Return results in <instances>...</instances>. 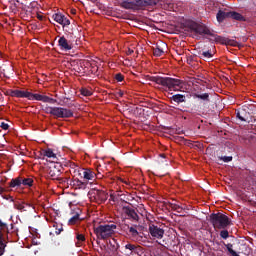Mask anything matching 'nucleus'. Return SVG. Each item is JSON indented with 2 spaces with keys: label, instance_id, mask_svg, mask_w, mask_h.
I'll return each instance as SVG.
<instances>
[{
  "label": "nucleus",
  "instance_id": "1",
  "mask_svg": "<svg viewBox=\"0 0 256 256\" xmlns=\"http://www.w3.org/2000/svg\"><path fill=\"white\" fill-rule=\"evenodd\" d=\"M189 29L192 31V33H196V35H208L209 37H212L211 41H215V43H221V45H229V39L213 33L209 27L203 24L191 22L189 24Z\"/></svg>",
  "mask_w": 256,
  "mask_h": 256
},
{
  "label": "nucleus",
  "instance_id": "2",
  "mask_svg": "<svg viewBox=\"0 0 256 256\" xmlns=\"http://www.w3.org/2000/svg\"><path fill=\"white\" fill-rule=\"evenodd\" d=\"M150 81L165 87L168 91H181L185 87V81L178 78L152 76L150 77Z\"/></svg>",
  "mask_w": 256,
  "mask_h": 256
},
{
  "label": "nucleus",
  "instance_id": "3",
  "mask_svg": "<svg viewBox=\"0 0 256 256\" xmlns=\"http://www.w3.org/2000/svg\"><path fill=\"white\" fill-rule=\"evenodd\" d=\"M159 3V0H122L119 2V7L122 9L139 11L144 7H154Z\"/></svg>",
  "mask_w": 256,
  "mask_h": 256
},
{
  "label": "nucleus",
  "instance_id": "4",
  "mask_svg": "<svg viewBox=\"0 0 256 256\" xmlns=\"http://www.w3.org/2000/svg\"><path fill=\"white\" fill-rule=\"evenodd\" d=\"M209 221L216 230L227 229L233 225L231 218L221 212L210 214Z\"/></svg>",
  "mask_w": 256,
  "mask_h": 256
},
{
  "label": "nucleus",
  "instance_id": "5",
  "mask_svg": "<svg viewBox=\"0 0 256 256\" xmlns=\"http://www.w3.org/2000/svg\"><path fill=\"white\" fill-rule=\"evenodd\" d=\"M115 229H117V225L115 224H103L94 227V233L97 236V239L105 241V239H109V237L115 235Z\"/></svg>",
  "mask_w": 256,
  "mask_h": 256
},
{
  "label": "nucleus",
  "instance_id": "6",
  "mask_svg": "<svg viewBox=\"0 0 256 256\" xmlns=\"http://www.w3.org/2000/svg\"><path fill=\"white\" fill-rule=\"evenodd\" d=\"M74 173L83 179L86 185H89V181H95L97 174L91 169L74 170Z\"/></svg>",
  "mask_w": 256,
  "mask_h": 256
},
{
  "label": "nucleus",
  "instance_id": "7",
  "mask_svg": "<svg viewBox=\"0 0 256 256\" xmlns=\"http://www.w3.org/2000/svg\"><path fill=\"white\" fill-rule=\"evenodd\" d=\"M89 195L91 199H94L96 203H105V201L108 199L107 192L103 190L93 189L89 192Z\"/></svg>",
  "mask_w": 256,
  "mask_h": 256
},
{
  "label": "nucleus",
  "instance_id": "8",
  "mask_svg": "<svg viewBox=\"0 0 256 256\" xmlns=\"http://www.w3.org/2000/svg\"><path fill=\"white\" fill-rule=\"evenodd\" d=\"M54 117H57L58 119H70V117H73V110L63 107H56Z\"/></svg>",
  "mask_w": 256,
  "mask_h": 256
},
{
  "label": "nucleus",
  "instance_id": "9",
  "mask_svg": "<svg viewBox=\"0 0 256 256\" xmlns=\"http://www.w3.org/2000/svg\"><path fill=\"white\" fill-rule=\"evenodd\" d=\"M10 97H17L20 99H29V101H33L34 94L29 91L10 90Z\"/></svg>",
  "mask_w": 256,
  "mask_h": 256
},
{
  "label": "nucleus",
  "instance_id": "10",
  "mask_svg": "<svg viewBox=\"0 0 256 256\" xmlns=\"http://www.w3.org/2000/svg\"><path fill=\"white\" fill-rule=\"evenodd\" d=\"M148 231L154 239H163L165 235V230L159 226H155L154 224L149 226Z\"/></svg>",
  "mask_w": 256,
  "mask_h": 256
},
{
  "label": "nucleus",
  "instance_id": "11",
  "mask_svg": "<svg viewBox=\"0 0 256 256\" xmlns=\"http://www.w3.org/2000/svg\"><path fill=\"white\" fill-rule=\"evenodd\" d=\"M122 211L124 215H126L127 219H129L130 221H139V214H137V210H135V208H131L130 206H124L122 208Z\"/></svg>",
  "mask_w": 256,
  "mask_h": 256
},
{
  "label": "nucleus",
  "instance_id": "12",
  "mask_svg": "<svg viewBox=\"0 0 256 256\" xmlns=\"http://www.w3.org/2000/svg\"><path fill=\"white\" fill-rule=\"evenodd\" d=\"M61 169H63V167L61 166V164H59V163L52 164V165L49 167L48 175H49L52 179H59V176L61 175Z\"/></svg>",
  "mask_w": 256,
  "mask_h": 256
},
{
  "label": "nucleus",
  "instance_id": "13",
  "mask_svg": "<svg viewBox=\"0 0 256 256\" xmlns=\"http://www.w3.org/2000/svg\"><path fill=\"white\" fill-rule=\"evenodd\" d=\"M236 117L240 121H249V117H251V114L249 113V107L243 106L242 108L236 110Z\"/></svg>",
  "mask_w": 256,
  "mask_h": 256
},
{
  "label": "nucleus",
  "instance_id": "14",
  "mask_svg": "<svg viewBox=\"0 0 256 256\" xmlns=\"http://www.w3.org/2000/svg\"><path fill=\"white\" fill-rule=\"evenodd\" d=\"M52 19L56 21V23H59V25H62V27H67L71 25V21L69 18H67L62 13H55L52 15Z\"/></svg>",
  "mask_w": 256,
  "mask_h": 256
},
{
  "label": "nucleus",
  "instance_id": "15",
  "mask_svg": "<svg viewBox=\"0 0 256 256\" xmlns=\"http://www.w3.org/2000/svg\"><path fill=\"white\" fill-rule=\"evenodd\" d=\"M58 45L61 51H71V49H73V43L69 42L65 36L60 37Z\"/></svg>",
  "mask_w": 256,
  "mask_h": 256
},
{
  "label": "nucleus",
  "instance_id": "16",
  "mask_svg": "<svg viewBox=\"0 0 256 256\" xmlns=\"http://www.w3.org/2000/svg\"><path fill=\"white\" fill-rule=\"evenodd\" d=\"M33 101H42L43 103H51L52 105L57 103L56 99L41 94H34Z\"/></svg>",
  "mask_w": 256,
  "mask_h": 256
},
{
  "label": "nucleus",
  "instance_id": "17",
  "mask_svg": "<svg viewBox=\"0 0 256 256\" xmlns=\"http://www.w3.org/2000/svg\"><path fill=\"white\" fill-rule=\"evenodd\" d=\"M165 49H167V44L165 42H160V44H156V47L153 49V55L155 57H161V55L165 53Z\"/></svg>",
  "mask_w": 256,
  "mask_h": 256
},
{
  "label": "nucleus",
  "instance_id": "18",
  "mask_svg": "<svg viewBox=\"0 0 256 256\" xmlns=\"http://www.w3.org/2000/svg\"><path fill=\"white\" fill-rule=\"evenodd\" d=\"M187 101V96L183 94H175L170 97V102L171 103H177L180 105V103H185Z\"/></svg>",
  "mask_w": 256,
  "mask_h": 256
},
{
  "label": "nucleus",
  "instance_id": "19",
  "mask_svg": "<svg viewBox=\"0 0 256 256\" xmlns=\"http://www.w3.org/2000/svg\"><path fill=\"white\" fill-rule=\"evenodd\" d=\"M216 19L218 23H223L226 19H230V11L219 10L216 14Z\"/></svg>",
  "mask_w": 256,
  "mask_h": 256
},
{
  "label": "nucleus",
  "instance_id": "20",
  "mask_svg": "<svg viewBox=\"0 0 256 256\" xmlns=\"http://www.w3.org/2000/svg\"><path fill=\"white\" fill-rule=\"evenodd\" d=\"M72 185L76 189H87V182L83 181L81 178H74L72 180Z\"/></svg>",
  "mask_w": 256,
  "mask_h": 256
},
{
  "label": "nucleus",
  "instance_id": "21",
  "mask_svg": "<svg viewBox=\"0 0 256 256\" xmlns=\"http://www.w3.org/2000/svg\"><path fill=\"white\" fill-rule=\"evenodd\" d=\"M230 19H234L235 21H247V19H245V16L235 11H230Z\"/></svg>",
  "mask_w": 256,
  "mask_h": 256
},
{
  "label": "nucleus",
  "instance_id": "22",
  "mask_svg": "<svg viewBox=\"0 0 256 256\" xmlns=\"http://www.w3.org/2000/svg\"><path fill=\"white\" fill-rule=\"evenodd\" d=\"M123 229H128V233L132 237H138L139 236V231H137L135 229V227H133V226H129V225L126 224V225L123 226Z\"/></svg>",
  "mask_w": 256,
  "mask_h": 256
},
{
  "label": "nucleus",
  "instance_id": "23",
  "mask_svg": "<svg viewBox=\"0 0 256 256\" xmlns=\"http://www.w3.org/2000/svg\"><path fill=\"white\" fill-rule=\"evenodd\" d=\"M224 247H226L229 255L231 256H239V253L237 251L233 250V244L232 243H225L223 242Z\"/></svg>",
  "mask_w": 256,
  "mask_h": 256
},
{
  "label": "nucleus",
  "instance_id": "24",
  "mask_svg": "<svg viewBox=\"0 0 256 256\" xmlns=\"http://www.w3.org/2000/svg\"><path fill=\"white\" fill-rule=\"evenodd\" d=\"M44 157H48L49 159H57V154H54L51 148L43 150Z\"/></svg>",
  "mask_w": 256,
  "mask_h": 256
},
{
  "label": "nucleus",
  "instance_id": "25",
  "mask_svg": "<svg viewBox=\"0 0 256 256\" xmlns=\"http://www.w3.org/2000/svg\"><path fill=\"white\" fill-rule=\"evenodd\" d=\"M20 182H21V185H23L24 187H33V180H32V178L20 177Z\"/></svg>",
  "mask_w": 256,
  "mask_h": 256
},
{
  "label": "nucleus",
  "instance_id": "26",
  "mask_svg": "<svg viewBox=\"0 0 256 256\" xmlns=\"http://www.w3.org/2000/svg\"><path fill=\"white\" fill-rule=\"evenodd\" d=\"M79 221H81V215L79 214V212H77L68 220V223L69 225H75L76 223H79Z\"/></svg>",
  "mask_w": 256,
  "mask_h": 256
},
{
  "label": "nucleus",
  "instance_id": "27",
  "mask_svg": "<svg viewBox=\"0 0 256 256\" xmlns=\"http://www.w3.org/2000/svg\"><path fill=\"white\" fill-rule=\"evenodd\" d=\"M27 207H31V204H25V203H14V208L18 211H27Z\"/></svg>",
  "mask_w": 256,
  "mask_h": 256
},
{
  "label": "nucleus",
  "instance_id": "28",
  "mask_svg": "<svg viewBox=\"0 0 256 256\" xmlns=\"http://www.w3.org/2000/svg\"><path fill=\"white\" fill-rule=\"evenodd\" d=\"M9 187L15 188V187H21V177H17L12 179L9 182Z\"/></svg>",
  "mask_w": 256,
  "mask_h": 256
},
{
  "label": "nucleus",
  "instance_id": "29",
  "mask_svg": "<svg viewBox=\"0 0 256 256\" xmlns=\"http://www.w3.org/2000/svg\"><path fill=\"white\" fill-rule=\"evenodd\" d=\"M169 207L172 211H176V213H183V207H181L179 204L170 203Z\"/></svg>",
  "mask_w": 256,
  "mask_h": 256
},
{
  "label": "nucleus",
  "instance_id": "30",
  "mask_svg": "<svg viewBox=\"0 0 256 256\" xmlns=\"http://www.w3.org/2000/svg\"><path fill=\"white\" fill-rule=\"evenodd\" d=\"M5 242H3V232L0 229V256H2L5 253Z\"/></svg>",
  "mask_w": 256,
  "mask_h": 256
},
{
  "label": "nucleus",
  "instance_id": "31",
  "mask_svg": "<svg viewBox=\"0 0 256 256\" xmlns=\"http://www.w3.org/2000/svg\"><path fill=\"white\" fill-rule=\"evenodd\" d=\"M195 97L197 99H201L202 101H206L207 103H209V101H211L209 99V93H203V94H196Z\"/></svg>",
  "mask_w": 256,
  "mask_h": 256
},
{
  "label": "nucleus",
  "instance_id": "32",
  "mask_svg": "<svg viewBox=\"0 0 256 256\" xmlns=\"http://www.w3.org/2000/svg\"><path fill=\"white\" fill-rule=\"evenodd\" d=\"M213 53L211 51H205L201 53L200 59H212Z\"/></svg>",
  "mask_w": 256,
  "mask_h": 256
},
{
  "label": "nucleus",
  "instance_id": "33",
  "mask_svg": "<svg viewBox=\"0 0 256 256\" xmlns=\"http://www.w3.org/2000/svg\"><path fill=\"white\" fill-rule=\"evenodd\" d=\"M81 95H83L84 97H91L93 95V92H91L89 89L87 88H82L80 90Z\"/></svg>",
  "mask_w": 256,
  "mask_h": 256
},
{
  "label": "nucleus",
  "instance_id": "34",
  "mask_svg": "<svg viewBox=\"0 0 256 256\" xmlns=\"http://www.w3.org/2000/svg\"><path fill=\"white\" fill-rule=\"evenodd\" d=\"M221 239H229V231L225 228L220 232Z\"/></svg>",
  "mask_w": 256,
  "mask_h": 256
},
{
  "label": "nucleus",
  "instance_id": "35",
  "mask_svg": "<svg viewBox=\"0 0 256 256\" xmlns=\"http://www.w3.org/2000/svg\"><path fill=\"white\" fill-rule=\"evenodd\" d=\"M55 110H56V107H46L45 108V112L48 113L49 115H53V117H55Z\"/></svg>",
  "mask_w": 256,
  "mask_h": 256
},
{
  "label": "nucleus",
  "instance_id": "36",
  "mask_svg": "<svg viewBox=\"0 0 256 256\" xmlns=\"http://www.w3.org/2000/svg\"><path fill=\"white\" fill-rule=\"evenodd\" d=\"M220 161H224V163H230V161H233V157L232 156H223V157H219Z\"/></svg>",
  "mask_w": 256,
  "mask_h": 256
},
{
  "label": "nucleus",
  "instance_id": "37",
  "mask_svg": "<svg viewBox=\"0 0 256 256\" xmlns=\"http://www.w3.org/2000/svg\"><path fill=\"white\" fill-rule=\"evenodd\" d=\"M115 79H116V81L121 83V81H123V79H125V76H123V74H121V73H118L115 75Z\"/></svg>",
  "mask_w": 256,
  "mask_h": 256
},
{
  "label": "nucleus",
  "instance_id": "38",
  "mask_svg": "<svg viewBox=\"0 0 256 256\" xmlns=\"http://www.w3.org/2000/svg\"><path fill=\"white\" fill-rule=\"evenodd\" d=\"M76 239H77V241H79L80 243H83V242H85V235H83V234H77V235H76Z\"/></svg>",
  "mask_w": 256,
  "mask_h": 256
},
{
  "label": "nucleus",
  "instance_id": "39",
  "mask_svg": "<svg viewBox=\"0 0 256 256\" xmlns=\"http://www.w3.org/2000/svg\"><path fill=\"white\" fill-rule=\"evenodd\" d=\"M125 249H129V251H135L137 249V246L129 243L125 245Z\"/></svg>",
  "mask_w": 256,
  "mask_h": 256
},
{
  "label": "nucleus",
  "instance_id": "40",
  "mask_svg": "<svg viewBox=\"0 0 256 256\" xmlns=\"http://www.w3.org/2000/svg\"><path fill=\"white\" fill-rule=\"evenodd\" d=\"M1 129H3L4 131H7V129H9V124L5 123V122H1L0 124Z\"/></svg>",
  "mask_w": 256,
  "mask_h": 256
},
{
  "label": "nucleus",
  "instance_id": "41",
  "mask_svg": "<svg viewBox=\"0 0 256 256\" xmlns=\"http://www.w3.org/2000/svg\"><path fill=\"white\" fill-rule=\"evenodd\" d=\"M63 231V226H60V228H56L55 234L56 235H61V232Z\"/></svg>",
  "mask_w": 256,
  "mask_h": 256
},
{
  "label": "nucleus",
  "instance_id": "42",
  "mask_svg": "<svg viewBox=\"0 0 256 256\" xmlns=\"http://www.w3.org/2000/svg\"><path fill=\"white\" fill-rule=\"evenodd\" d=\"M70 167H71V169H73V173H75V170L79 171V168L75 169L77 167V165H75V163H70Z\"/></svg>",
  "mask_w": 256,
  "mask_h": 256
},
{
  "label": "nucleus",
  "instance_id": "43",
  "mask_svg": "<svg viewBox=\"0 0 256 256\" xmlns=\"http://www.w3.org/2000/svg\"><path fill=\"white\" fill-rule=\"evenodd\" d=\"M0 227L2 229H7V224L3 223V221L0 220Z\"/></svg>",
  "mask_w": 256,
  "mask_h": 256
},
{
  "label": "nucleus",
  "instance_id": "44",
  "mask_svg": "<svg viewBox=\"0 0 256 256\" xmlns=\"http://www.w3.org/2000/svg\"><path fill=\"white\" fill-rule=\"evenodd\" d=\"M176 135H181L183 133V131L181 130V128H178L175 130Z\"/></svg>",
  "mask_w": 256,
  "mask_h": 256
},
{
  "label": "nucleus",
  "instance_id": "45",
  "mask_svg": "<svg viewBox=\"0 0 256 256\" xmlns=\"http://www.w3.org/2000/svg\"><path fill=\"white\" fill-rule=\"evenodd\" d=\"M28 7H35V2H31Z\"/></svg>",
  "mask_w": 256,
  "mask_h": 256
},
{
  "label": "nucleus",
  "instance_id": "46",
  "mask_svg": "<svg viewBox=\"0 0 256 256\" xmlns=\"http://www.w3.org/2000/svg\"><path fill=\"white\" fill-rule=\"evenodd\" d=\"M132 53H133V50H132V49H129V50H128V55H132Z\"/></svg>",
  "mask_w": 256,
  "mask_h": 256
},
{
  "label": "nucleus",
  "instance_id": "47",
  "mask_svg": "<svg viewBox=\"0 0 256 256\" xmlns=\"http://www.w3.org/2000/svg\"><path fill=\"white\" fill-rule=\"evenodd\" d=\"M106 15H111V11L107 10Z\"/></svg>",
  "mask_w": 256,
  "mask_h": 256
},
{
  "label": "nucleus",
  "instance_id": "48",
  "mask_svg": "<svg viewBox=\"0 0 256 256\" xmlns=\"http://www.w3.org/2000/svg\"><path fill=\"white\" fill-rule=\"evenodd\" d=\"M119 96H120V97H123V91H120V92H119Z\"/></svg>",
  "mask_w": 256,
  "mask_h": 256
},
{
  "label": "nucleus",
  "instance_id": "49",
  "mask_svg": "<svg viewBox=\"0 0 256 256\" xmlns=\"http://www.w3.org/2000/svg\"><path fill=\"white\" fill-rule=\"evenodd\" d=\"M160 157H162V159H165V154H160Z\"/></svg>",
  "mask_w": 256,
  "mask_h": 256
},
{
  "label": "nucleus",
  "instance_id": "50",
  "mask_svg": "<svg viewBox=\"0 0 256 256\" xmlns=\"http://www.w3.org/2000/svg\"><path fill=\"white\" fill-rule=\"evenodd\" d=\"M9 199H10V201L11 202H13L14 200H13V197H11V196H9Z\"/></svg>",
  "mask_w": 256,
  "mask_h": 256
},
{
  "label": "nucleus",
  "instance_id": "51",
  "mask_svg": "<svg viewBox=\"0 0 256 256\" xmlns=\"http://www.w3.org/2000/svg\"><path fill=\"white\" fill-rule=\"evenodd\" d=\"M0 193H3V188L2 187H0Z\"/></svg>",
  "mask_w": 256,
  "mask_h": 256
},
{
  "label": "nucleus",
  "instance_id": "52",
  "mask_svg": "<svg viewBox=\"0 0 256 256\" xmlns=\"http://www.w3.org/2000/svg\"><path fill=\"white\" fill-rule=\"evenodd\" d=\"M39 19H43V16H39Z\"/></svg>",
  "mask_w": 256,
  "mask_h": 256
}]
</instances>
